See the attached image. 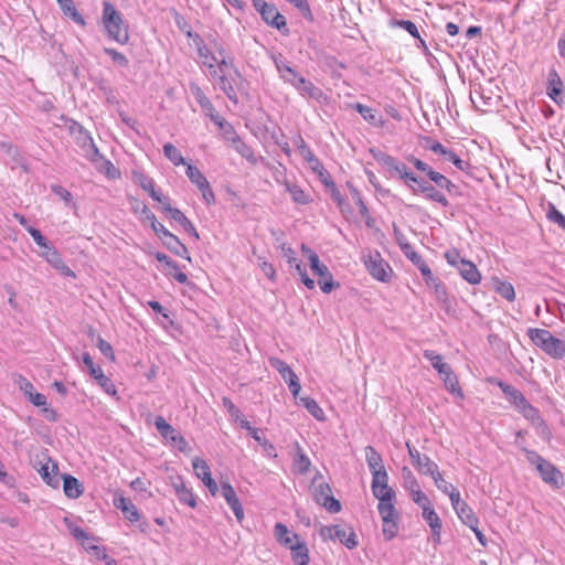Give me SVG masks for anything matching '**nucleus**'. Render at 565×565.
Returning a JSON list of instances; mask_svg holds the SVG:
<instances>
[{"mask_svg":"<svg viewBox=\"0 0 565 565\" xmlns=\"http://www.w3.org/2000/svg\"><path fill=\"white\" fill-rule=\"evenodd\" d=\"M148 305L157 315V319L163 328H168L170 324H172V320L169 317L168 310L163 306H161L158 301H149Z\"/></svg>","mask_w":565,"mask_h":565,"instance_id":"nucleus-52","label":"nucleus"},{"mask_svg":"<svg viewBox=\"0 0 565 565\" xmlns=\"http://www.w3.org/2000/svg\"><path fill=\"white\" fill-rule=\"evenodd\" d=\"M171 486L174 489L178 500L192 509L198 504L196 495L192 488L188 487L180 476L171 477Z\"/></svg>","mask_w":565,"mask_h":565,"instance_id":"nucleus-14","label":"nucleus"},{"mask_svg":"<svg viewBox=\"0 0 565 565\" xmlns=\"http://www.w3.org/2000/svg\"><path fill=\"white\" fill-rule=\"evenodd\" d=\"M320 535L323 539H330L332 541L338 540L349 550L355 548L359 544L355 532L348 525L335 524L323 526L320 530Z\"/></svg>","mask_w":565,"mask_h":565,"instance_id":"nucleus-8","label":"nucleus"},{"mask_svg":"<svg viewBox=\"0 0 565 565\" xmlns=\"http://www.w3.org/2000/svg\"><path fill=\"white\" fill-rule=\"evenodd\" d=\"M364 451H365V460H366V463H367V467H369L371 473H373V471L385 470L382 456L373 446H366Z\"/></svg>","mask_w":565,"mask_h":565,"instance_id":"nucleus-37","label":"nucleus"},{"mask_svg":"<svg viewBox=\"0 0 565 565\" xmlns=\"http://www.w3.org/2000/svg\"><path fill=\"white\" fill-rule=\"evenodd\" d=\"M83 547L97 559L106 557L105 550L94 542V539L89 537V541H82Z\"/></svg>","mask_w":565,"mask_h":565,"instance_id":"nucleus-62","label":"nucleus"},{"mask_svg":"<svg viewBox=\"0 0 565 565\" xmlns=\"http://www.w3.org/2000/svg\"><path fill=\"white\" fill-rule=\"evenodd\" d=\"M217 127L221 129L223 138L230 142L231 146L239 138L233 126L225 119Z\"/></svg>","mask_w":565,"mask_h":565,"instance_id":"nucleus-63","label":"nucleus"},{"mask_svg":"<svg viewBox=\"0 0 565 565\" xmlns=\"http://www.w3.org/2000/svg\"><path fill=\"white\" fill-rule=\"evenodd\" d=\"M390 26L392 28H401L408 32L414 39H417L419 41L420 47H426L425 41L420 38L418 29L416 24L408 20H397V19H391L388 22Z\"/></svg>","mask_w":565,"mask_h":565,"instance_id":"nucleus-38","label":"nucleus"},{"mask_svg":"<svg viewBox=\"0 0 565 565\" xmlns=\"http://www.w3.org/2000/svg\"><path fill=\"white\" fill-rule=\"evenodd\" d=\"M166 214L171 220L177 222L189 235H191L195 239H199V232L196 231L193 223L184 215L182 211H180L179 209L171 207Z\"/></svg>","mask_w":565,"mask_h":565,"instance_id":"nucleus-29","label":"nucleus"},{"mask_svg":"<svg viewBox=\"0 0 565 565\" xmlns=\"http://www.w3.org/2000/svg\"><path fill=\"white\" fill-rule=\"evenodd\" d=\"M263 20L269 25L281 30L286 28V19L282 14L278 12L274 4H268V7L260 12Z\"/></svg>","mask_w":565,"mask_h":565,"instance_id":"nucleus-33","label":"nucleus"},{"mask_svg":"<svg viewBox=\"0 0 565 565\" xmlns=\"http://www.w3.org/2000/svg\"><path fill=\"white\" fill-rule=\"evenodd\" d=\"M407 259L418 268L427 285H437L436 277L433 275L431 269L417 252L411 253Z\"/></svg>","mask_w":565,"mask_h":565,"instance_id":"nucleus-31","label":"nucleus"},{"mask_svg":"<svg viewBox=\"0 0 565 565\" xmlns=\"http://www.w3.org/2000/svg\"><path fill=\"white\" fill-rule=\"evenodd\" d=\"M374 158L386 169L390 178L401 179L411 191H415V183L418 182V178L404 162L384 152L375 153Z\"/></svg>","mask_w":565,"mask_h":565,"instance_id":"nucleus-3","label":"nucleus"},{"mask_svg":"<svg viewBox=\"0 0 565 565\" xmlns=\"http://www.w3.org/2000/svg\"><path fill=\"white\" fill-rule=\"evenodd\" d=\"M497 384L501 388L508 401L514 405L519 413L529 404V401L525 398L523 393L515 388L514 386L501 381H498Z\"/></svg>","mask_w":565,"mask_h":565,"instance_id":"nucleus-22","label":"nucleus"},{"mask_svg":"<svg viewBox=\"0 0 565 565\" xmlns=\"http://www.w3.org/2000/svg\"><path fill=\"white\" fill-rule=\"evenodd\" d=\"M313 495L316 501L323 505L329 512L337 513L341 510V504L331 495V488L326 482L315 484Z\"/></svg>","mask_w":565,"mask_h":565,"instance_id":"nucleus-12","label":"nucleus"},{"mask_svg":"<svg viewBox=\"0 0 565 565\" xmlns=\"http://www.w3.org/2000/svg\"><path fill=\"white\" fill-rule=\"evenodd\" d=\"M289 550L295 564L307 565L309 563V552L305 542L299 540Z\"/></svg>","mask_w":565,"mask_h":565,"instance_id":"nucleus-40","label":"nucleus"},{"mask_svg":"<svg viewBox=\"0 0 565 565\" xmlns=\"http://www.w3.org/2000/svg\"><path fill=\"white\" fill-rule=\"evenodd\" d=\"M220 489H221L222 497L224 498L227 505L231 508V510L235 514L236 520L239 523H242L245 518L244 509H243V505L235 492V489L227 481H222Z\"/></svg>","mask_w":565,"mask_h":565,"instance_id":"nucleus-15","label":"nucleus"},{"mask_svg":"<svg viewBox=\"0 0 565 565\" xmlns=\"http://www.w3.org/2000/svg\"><path fill=\"white\" fill-rule=\"evenodd\" d=\"M143 191H147L151 199L158 203L157 209L162 213H167L172 206L170 198L166 195L160 189H157L152 181L143 183Z\"/></svg>","mask_w":565,"mask_h":565,"instance_id":"nucleus-25","label":"nucleus"},{"mask_svg":"<svg viewBox=\"0 0 565 565\" xmlns=\"http://www.w3.org/2000/svg\"><path fill=\"white\" fill-rule=\"evenodd\" d=\"M382 532L386 541L394 539L398 532L397 519L382 520Z\"/></svg>","mask_w":565,"mask_h":565,"instance_id":"nucleus-56","label":"nucleus"},{"mask_svg":"<svg viewBox=\"0 0 565 565\" xmlns=\"http://www.w3.org/2000/svg\"><path fill=\"white\" fill-rule=\"evenodd\" d=\"M429 476L433 478L436 487L445 494H448L455 488L443 478L438 467Z\"/></svg>","mask_w":565,"mask_h":565,"instance_id":"nucleus-61","label":"nucleus"},{"mask_svg":"<svg viewBox=\"0 0 565 565\" xmlns=\"http://www.w3.org/2000/svg\"><path fill=\"white\" fill-rule=\"evenodd\" d=\"M186 34L190 39H192L191 45L195 47L199 58L202 63L203 60H206L210 56L212 53L211 50L206 46L203 39L199 34L192 33L191 31H189Z\"/></svg>","mask_w":565,"mask_h":565,"instance_id":"nucleus-49","label":"nucleus"},{"mask_svg":"<svg viewBox=\"0 0 565 565\" xmlns=\"http://www.w3.org/2000/svg\"><path fill=\"white\" fill-rule=\"evenodd\" d=\"M429 180L433 181L440 189H445L448 192H451L455 188V184L444 174L433 170L429 171Z\"/></svg>","mask_w":565,"mask_h":565,"instance_id":"nucleus-55","label":"nucleus"},{"mask_svg":"<svg viewBox=\"0 0 565 565\" xmlns=\"http://www.w3.org/2000/svg\"><path fill=\"white\" fill-rule=\"evenodd\" d=\"M309 266L319 278L328 276L330 273L329 268L320 262L318 254L310 255Z\"/></svg>","mask_w":565,"mask_h":565,"instance_id":"nucleus-59","label":"nucleus"},{"mask_svg":"<svg viewBox=\"0 0 565 565\" xmlns=\"http://www.w3.org/2000/svg\"><path fill=\"white\" fill-rule=\"evenodd\" d=\"M160 241L171 253L191 262V256L186 246L170 231L168 233H163Z\"/></svg>","mask_w":565,"mask_h":565,"instance_id":"nucleus-24","label":"nucleus"},{"mask_svg":"<svg viewBox=\"0 0 565 565\" xmlns=\"http://www.w3.org/2000/svg\"><path fill=\"white\" fill-rule=\"evenodd\" d=\"M190 92H191L192 96L194 97V99L196 100V103L200 105L201 109H209L211 100L209 99V97L204 94V92L201 89V87L198 84L191 83Z\"/></svg>","mask_w":565,"mask_h":565,"instance_id":"nucleus-57","label":"nucleus"},{"mask_svg":"<svg viewBox=\"0 0 565 565\" xmlns=\"http://www.w3.org/2000/svg\"><path fill=\"white\" fill-rule=\"evenodd\" d=\"M381 519H398L393 501H381L377 505Z\"/></svg>","mask_w":565,"mask_h":565,"instance_id":"nucleus-58","label":"nucleus"},{"mask_svg":"<svg viewBox=\"0 0 565 565\" xmlns=\"http://www.w3.org/2000/svg\"><path fill=\"white\" fill-rule=\"evenodd\" d=\"M440 376L444 381L446 390L449 393H451L452 395H456L460 398L463 397L462 391L459 386L458 379H457L456 374L454 373L451 366H449L448 370H446V373H441Z\"/></svg>","mask_w":565,"mask_h":565,"instance_id":"nucleus-39","label":"nucleus"},{"mask_svg":"<svg viewBox=\"0 0 565 565\" xmlns=\"http://www.w3.org/2000/svg\"><path fill=\"white\" fill-rule=\"evenodd\" d=\"M163 154L164 157L175 167L178 166H186L181 151L172 143L167 142L163 145Z\"/></svg>","mask_w":565,"mask_h":565,"instance_id":"nucleus-45","label":"nucleus"},{"mask_svg":"<svg viewBox=\"0 0 565 565\" xmlns=\"http://www.w3.org/2000/svg\"><path fill=\"white\" fill-rule=\"evenodd\" d=\"M276 181L285 186V190L290 194L291 200L301 205H306L311 202V198L307 194L298 184L290 183L286 179L280 180L278 175L275 177Z\"/></svg>","mask_w":565,"mask_h":565,"instance_id":"nucleus-27","label":"nucleus"},{"mask_svg":"<svg viewBox=\"0 0 565 565\" xmlns=\"http://www.w3.org/2000/svg\"><path fill=\"white\" fill-rule=\"evenodd\" d=\"M76 145L83 150V154L92 162H98L102 156L95 146L93 138L86 129H82L76 136L73 137Z\"/></svg>","mask_w":565,"mask_h":565,"instance_id":"nucleus-16","label":"nucleus"},{"mask_svg":"<svg viewBox=\"0 0 565 565\" xmlns=\"http://www.w3.org/2000/svg\"><path fill=\"white\" fill-rule=\"evenodd\" d=\"M413 466L423 475L429 476L438 467L428 456L422 455L416 448L406 443Z\"/></svg>","mask_w":565,"mask_h":565,"instance_id":"nucleus-18","label":"nucleus"},{"mask_svg":"<svg viewBox=\"0 0 565 565\" xmlns=\"http://www.w3.org/2000/svg\"><path fill=\"white\" fill-rule=\"evenodd\" d=\"M274 534L276 540L284 546L290 547L292 546L297 541H299V536L289 531L288 527L284 523H276L274 529Z\"/></svg>","mask_w":565,"mask_h":565,"instance_id":"nucleus-34","label":"nucleus"},{"mask_svg":"<svg viewBox=\"0 0 565 565\" xmlns=\"http://www.w3.org/2000/svg\"><path fill=\"white\" fill-rule=\"evenodd\" d=\"M192 468L196 478H199L203 484L209 489L212 495H215L218 491L216 481L212 478L210 466L206 460L195 457L192 459Z\"/></svg>","mask_w":565,"mask_h":565,"instance_id":"nucleus-11","label":"nucleus"},{"mask_svg":"<svg viewBox=\"0 0 565 565\" xmlns=\"http://www.w3.org/2000/svg\"><path fill=\"white\" fill-rule=\"evenodd\" d=\"M520 413L533 425L540 436L546 439L551 437V430L536 407L529 403Z\"/></svg>","mask_w":565,"mask_h":565,"instance_id":"nucleus-13","label":"nucleus"},{"mask_svg":"<svg viewBox=\"0 0 565 565\" xmlns=\"http://www.w3.org/2000/svg\"><path fill=\"white\" fill-rule=\"evenodd\" d=\"M434 153L444 157L445 160L452 162L455 167L460 171H466L469 168V163L460 159L452 150L444 147L440 142L434 141L428 147Z\"/></svg>","mask_w":565,"mask_h":565,"instance_id":"nucleus-21","label":"nucleus"},{"mask_svg":"<svg viewBox=\"0 0 565 565\" xmlns=\"http://www.w3.org/2000/svg\"><path fill=\"white\" fill-rule=\"evenodd\" d=\"M311 461L308 456L298 446L297 454L294 459V469L297 473L303 475L308 472Z\"/></svg>","mask_w":565,"mask_h":565,"instance_id":"nucleus-51","label":"nucleus"},{"mask_svg":"<svg viewBox=\"0 0 565 565\" xmlns=\"http://www.w3.org/2000/svg\"><path fill=\"white\" fill-rule=\"evenodd\" d=\"M218 86L230 100L234 104L238 103L237 93L242 90L245 79L238 70H232L228 73L215 76Z\"/></svg>","mask_w":565,"mask_h":565,"instance_id":"nucleus-9","label":"nucleus"},{"mask_svg":"<svg viewBox=\"0 0 565 565\" xmlns=\"http://www.w3.org/2000/svg\"><path fill=\"white\" fill-rule=\"evenodd\" d=\"M42 257L45 258V260L51 264L55 269H57L62 275L67 277H75V273L65 265V263L62 259L61 254L57 252V249L54 246L47 247L45 250L41 254Z\"/></svg>","mask_w":565,"mask_h":565,"instance_id":"nucleus-19","label":"nucleus"},{"mask_svg":"<svg viewBox=\"0 0 565 565\" xmlns=\"http://www.w3.org/2000/svg\"><path fill=\"white\" fill-rule=\"evenodd\" d=\"M103 6V24L108 36L118 43H126L129 36L121 15L110 2L105 1Z\"/></svg>","mask_w":565,"mask_h":565,"instance_id":"nucleus-4","label":"nucleus"},{"mask_svg":"<svg viewBox=\"0 0 565 565\" xmlns=\"http://www.w3.org/2000/svg\"><path fill=\"white\" fill-rule=\"evenodd\" d=\"M563 83L555 71L550 73L547 94L555 102L558 103V97L562 94Z\"/></svg>","mask_w":565,"mask_h":565,"instance_id":"nucleus-46","label":"nucleus"},{"mask_svg":"<svg viewBox=\"0 0 565 565\" xmlns=\"http://www.w3.org/2000/svg\"><path fill=\"white\" fill-rule=\"evenodd\" d=\"M296 89L299 92L301 96L315 99L319 103L326 99V95L323 94V92L305 77L298 79V85Z\"/></svg>","mask_w":565,"mask_h":565,"instance_id":"nucleus-26","label":"nucleus"},{"mask_svg":"<svg viewBox=\"0 0 565 565\" xmlns=\"http://www.w3.org/2000/svg\"><path fill=\"white\" fill-rule=\"evenodd\" d=\"M274 63L277 68V72L279 73L280 78L285 83H288L296 88L298 85V79H301L302 76L299 75L281 55L275 57Z\"/></svg>","mask_w":565,"mask_h":565,"instance_id":"nucleus-20","label":"nucleus"},{"mask_svg":"<svg viewBox=\"0 0 565 565\" xmlns=\"http://www.w3.org/2000/svg\"><path fill=\"white\" fill-rule=\"evenodd\" d=\"M232 147L249 163L256 164L258 162L259 158L255 154L254 150L248 145H246L241 138L236 139Z\"/></svg>","mask_w":565,"mask_h":565,"instance_id":"nucleus-47","label":"nucleus"},{"mask_svg":"<svg viewBox=\"0 0 565 565\" xmlns=\"http://www.w3.org/2000/svg\"><path fill=\"white\" fill-rule=\"evenodd\" d=\"M402 477H403V486L408 491L412 492L418 488H420L416 477L414 473L408 469L407 467H404L402 469Z\"/></svg>","mask_w":565,"mask_h":565,"instance_id":"nucleus-60","label":"nucleus"},{"mask_svg":"<svg viewBox=\"0 0 565 565\" xmlns=\"http://www.w3.org/2000/svg\"><path fill=\"white\" fill-rule=\"evenodd\" d=\"M456 513L461 522L469 527H476L479 524L478 518L467 503L459 509L457 508Z\"/></svg>","mask_w":565,"mask_h":565,"instance_id":"nucleus-48","label":"nucleus"},{"mask_svg":"<svg viewBox=\"0 0 565 565\" xmlns=\"http://www.w3.org/2000/svg\"><path fill=\"white\" fill-rule=\"evenodd\" d=\"M114 505L120 510L125 518L131 522L139 520V513L137 507L131 502L130 499L122 495L114 497Z\"/></svg>","mask_w":565,"mask_h":565,"instance_id":"nucleus-30","label":"nucleus"},{"mask_svg":"<svg viewBox=\"0 0 565 565\" xmlns=\"http://www.w3.org/2000/svg\"><path fill=\"white\" fill-rule=\"evenodd\" d=\"M63 522H64L65 526L67 527L68 532L74 536V539H76L79 542L89 541L88 534L79 525H77L76 522H74L72 519H70L68 516H65L63 519Z\"/></svg>","mask_w":565,"mask_h":565,"instance_id":"nucleus-53","label":"nucleus"},{"mask_svg":"<svg viewBox=\"0 0 565 565\" xmlns=\"http://www.w3.org/2000/svg\"><path fill=\"white\" fill-rule=\"evenodd\" d=\"M185 174L189 180L201 191L204 202L207 205L213 204L215 202L214 192L210 185V182L199 170V168L188 163Z\"/></svg>","mask_w":565,"mask_h":565,"instance_id":"nucleus-10","label":"nucleus"},{"mask_svg":"<svg viewBox=\"0 0 565 565\" xmlns=\"http://www.w3.org/2000/svg\"><path fill=\"white\" fill-rule=\"evenodd\" d=\"M152 424L158 433L161 435L166 444L177 448L181 452L190 450L189 444L185 438L173 428L162 416H156Z\"/></svg>","mask_w":565,"mask_h":565,"instance_id":"nucleus-7","label":"nucleus"},{"mask_svg":"<svg viewBox=\"0 0 565 565\" xmlns=\"http://www.w3.org/2000/svg\"><path fill=\"white\" fill-rule=\"evenodd\" d=\"M424 358L431 363V366L439 373V375L441 373H446V370L450 366L444 362V359L439 353L433 350H425Z\"/></svg>","mask_w":565,"mask_h":565,"instance_id":"nucleus-50","label":"nucleus"},{"mask_svg":"<svg viewBox=\"0 0 565 565\" xmlns=\"http://www.w3.org/2000/svg\"><path fill=\"white\" fill-rule=\"evenodd\" d=\"M362 260L369 274L382 282L391 281L393 269L379 252H370L363 255Z\"/></svg>","mask_w":565,"mask_h":565,"instance_id":"nucleus-6","label":"nucleus"},{"mask_svg":"<svg viewBox=\"0 0 565 565\" xmlns=\"http://www.w3.org/2000/svg\"><path fill=\"white\" fill-rule=\"evenodd\" d=\"M423 519L427 522V524L430 527L434 542L439 543L440 542V533H441V520L434 510V508L430 507H424L423 510Z\"/></svg>","mask_w":565,"mask_h":565,"instance_id":"nucleus-28","label":"nucleus"},{"mask_svg":"<svg viewBox=\"0 0 565 565\" xmlns=\"http://www.w3.org/2000/svg\"><path fill=\"white\" fill-rule=\"evenodd\" d=\"M353 109H355L363 117V119L365 121H367L369 124L374 125V126L383 125V121L380 120L377 113L374 109H372L371 107L365 106L361 103H356L353 105Z\"/></svg>","mask_w":565,"mask_h":565,"instance_id":"nucleus-43","label":"nucleus"},{"mask_svg":"<svg viewBox=\"0 0 565 565\" xmlns=\"http://www.w3.org/2000/svg\"><path fill=\"white\" fill-rule=\"evenodd\" d=\"M527 337L534 345L540 348L552 359L561 360L565 356V341L555 338L551 331L540 328H529Z\"/></svg>","mask_w":565,"mask_h":565,"instance_id":"nucleus-2","label":"nucleus"},{"mask_svg":"<svg viewBox=\"0 0 565 565\" xmlns=\"http://www.w3.org/2000/svg\"><path fill=\"white\" fill-rule=\"evenodd\" d=\"M413 194L423 193L426 199L437 202L441 204L443 206H448L449 202L447 198L435 189L431 184L426 183L423 180L418 179V182L415 183V191H412Z\"/></svg>","mask_w":565,"mask_h":565,"instance_id":"nucleus-23","label":"nucleus"},{"mask_svg":"<svg viewBox=\"0 0 565 565\" xmlns=\"http://www.w3.org/2000/svg\"><path fill=\"white\" fill-rule=\"evenodd\" d=\"M493 289L501 297L507 299L508 301H514L515 299V290L511 282L500 280L499 278L493 279Z\"/></svg>","mask_w":565,"mask_h":565,"instance_id":"nucleus-41","label":"nucleus"},{"mask_svg":"<svg viewBox=\"0 0 565 565\" xmlns=\"http://www.w3.org/2000/svg\"><path fill=\"white\" fill-rule=\"evenodd\" d=\"M299 402L302 406L319 422L326 420V414L323 409L319 406V404L311 397H300Z\"/></svg>","mask_w":565,"mask_h":565,"instance_id":"nucleus-44","label":"nucleus"},{"mask_svg":"<svg viewBox=\"0 0 565 565\" xmlns=\"http://www.w3.org/2000/svg\"><path fill=\"white\" fill-rule=\"evenodd\" d=\"M63 14L74 21L76 24L81 26L86 25V21L84 17L77 11L74 2L72 0H61L57 2Z\"/></svg>","mask_w":565,"mask_h":565,"instance_id":"nucleus-36","label":"nucleus"},{"mask_svg":"<svg viewBox=\"0 0 565 565\" xmlns=\"http://www.w3.org/2000/svg\"><path fill=\"white\" fill-rule=\"evenodd\" d=\"M38 472L50 487L57 488L60 486L61 476L58 467L51 458H44L43 461H39Z\"/></svg>","mask_w":565,"mask_h":565,"instance_id":"nucleus-17","label":"nucleus"},{"mask_svg":"<svg viewBox=\"0 0 565 565\" xmlns=\"http://www.w3.org/2000/svg\"><path fill=\"white\" fill-rule=\"evenodd\" d=\"M445 258L451 267L459 271L462 279H465L467 282L470 285L480 284L482 278L481 273L472 262L461 257L458 249L452 248L447 250L445 253Z\"/></svg>","mask_w":565,"mask_h":565,"instance_id":"nucleus-5","label":"nucleus"},{"mask_svg":"<svg viewBox=\"0 0 565 565\" xmlns=\"http://www.w3.org/2000/svg\"><path fill=\"white\" fill-rule=\"evenodd\" d=\"M546 216L547 218L557 224L559 227H562L563 230H565V215H563L556 207L554 204L550 203L548 204V209L546 211Z\"/></svg>","mask_w":565,"mask_h":565,"instance_id":"nucleus-64","label":"nucleus"},{"mask_svg":"<svg viewBox=\"0 0 565 565\" xmlns=\"http://www.w3.org/2000/svg\"><path fill=\"white\" fill-rule=\"evenodd\" d=\"M269 364L280 374V376L285 380L286 383H288V381H290L291 379H296L297 376L292 369L279 358H270Z\"/></svg>","mask_w":565,"mask_h":565,"instance_id":"nucleus-42","label":"nucleus"},{"mask_svg":"<svg viewBox=\"0 0 565 565\" xmlns=\"http://www.w3.org/2000/svg\"><path fill=\"white\" fill-rule=\"evenodd\" d=\"M214 50L218 54V60L216 63L217 75L228 73L232 70H237L232 58L228 57L222 44L215 43Z\"/></svg>","mask_w":565,"mask_h":565,"instance_id":"nucleus-35","label":"nucleus"},{"mask_svg":"<svg viewBox=\"0 0 565 565\" xmlns=\"http://www.w3.org/2000/svg\"><path fill=\"white\" fill-rule=\"evenodd\" d=\"M299 148H300V152H301L302 157L310 163L311 169L313 171L319 172L320 174H322V171H323L322 164L315 157L312 151L306 146V143H305V141L302 139H301V146Z\"/></svg>","mask_w":565,"mask_h":565,"instance_id":"nucleus-54","label":"nucleus"},{"mask_svg":"<svg viewBox=\"0 0 565 565\" xmlns=\"http://www.w3.org/2000/svg\"><path fill=\"white\" fill-rule=\"evenodd\" d=\"M62 479H63V490L67 498L77 499L83 494L84 488L77 478H75L71 475H63Z\"/></svg>","mask_w":565,"mask_h":565,"instance_id":"nucleus-32","label":"nucleus"},{"mask_svg":"<svg viewBox=\"0 0 565 565\" xmlns=\"http://www.w3.org/2000/svg\"><path fill=\"white\" fill-rule=\"evenodd\" d=\"M524 454L529 463L535 467L545 483L553 489H561L564 486V475L555 465L534 450L524 449Z\"/></svg>","mask_w":565,"mask_h":565,"instance_id":"nucleus-1","label":"nucleus"}]
</instances>
